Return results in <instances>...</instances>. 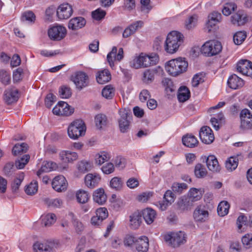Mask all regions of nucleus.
<instances>
[{
	"label": "nucleus",
	"instance_id": "dca6fc26",
	"mask_svg": "<svg viewBox=\"0 0 252 252\" xmlns=\"http://www.w3.org/2000/svg\"><path fill=\"white\" fill-rule=\"evenodd\" d=\"M72 13V6L68 3H63L60 5L57 9V16L61 20L69 18Z\"/></svg>",
	"mask_w": 252,
	"mask_h": 252
},
{
	"label": "nucleus",
	"instance_id": "c03bdc74",
	"mask_svg": "<svg viewBox=\"0 0 252 252\" xmlns=\"http://www.w3.org/2000/svg\"><path fill=\"white\" fill-rule=\"evenodd\" d=\"M238 159L237 158L230 157L225 162V167L229 171L234 170L237 167Z\"/></svg>",
	"mask_w": 252,
	"mask_h": 252
},
{
	"label": "nucleus",
	"instance_id": "052dcab7",
	"mask_svg": "<svg viewBox=\"0 0 252 252\" xmlns=\"http://www.w3.org/2000/svg\"><path fill=\"white\" fill-rule=\"evenodd\" d=\"M24 178V174L23 173H20L17 177L13 181L12 184V189L13 191H17L21 184Z\"/></svg>",
	"mask_w": 252,
	"mask_h": 252
},
{
	"label": "nucleus",
	"instance_id": "e2e57ef3",
	"mask_svg": "<svg viewBox=\"0 0 252 252\" xmlns=\"http://www.w3.org/2000/svg\"><path fill=\"white\" fill-rule=\"evenodd\" d=\"M142 54H140L139 56L136 57L130 63V66L134 68L138 69L142 68Z\"/></svg>",
	"mask_w": 252,
	"mask_h": 252
},
{
	"label": "nucleus",
	"instance_id": "a19ab883",
	"mask_svg": "<svg viewBox=\"0 0 252 252\" xmlns=\"http://www.w3.org/2000/svg\"><path fill=\"white\" fill-rule=\"evenodd\" d=\"M95 123L97 127L99 129L103 128L106 126L107 123V119L106 116L102 114H99L95 117Z\"/></svg>",
	"mask_w": 252,
	"mask_h": 252
},
{
	"label": "nucleus",
	"instance_id": "c9c22d12",
	"mask_svg": "<svg viewBox=\"0 0 252 252\" xmlns=\"http://www.w3.org/2000/svg\"><path fill=\"white\" fill-rule=\"evenodd\" d=\"M96 77L97 82L103 84L109 81L111 76L108 70L104 69L99 72Z\"/></svg>",
	"mask_w": 252,
	"mask_h": 252
},
{
	"label": "nucleus",
	"instance_id": "bf43d9fd",
	"mask_svg": "<svg viewBox=\"0 0 252 252\" xmlns=\"http://www.w3.org/2000/svg\"><path fill=\"white\" fill-rule=\"evenodd\" d=\"M162 83L165 87L167 92H172L175 91V87L171 79L168 78H164L162 81Z\"/></svg>",
	"mask_w": 252,
	"mask_h": 252
},
{
	"label": "nucleus",
	"instance_id": "5701e85b",
	"mask_svg": "<svg viewBox=\"0 0 252 252\" xmlns=\"http://www.w3.org/2000/svg\"><path fill=\"white\" fill-rule=\"evenodd\" d=\"M143 22L142 21H137L129 26L126 27L124 30L123 36L124 38H127L134 34L139 29L141 28L143 26Z\"/></svg>",
	"mask_w": 252,
	"mask_h": 252
},
{
	"label": "nucleus",
	"instance_id": "69168bd1",
	"mask_svg": "<svg viewBox=\"0 0 252 252\" xmlns=\"http://www.w3.org/2000/svg\"><path fill=\"white\" fill-rule=\"evenodd\" d=\"M248 222L247 217L244 215H241L237 219L236 225L239 231H241L243 226L246 225Z\"/></svg>",
	"mask_w": 252,
	"mask_h": 252
},
{
	"label": "nucleus",
	"instance_id": "13d9d810",
	"mask_svg": "<svg viewBox=\"0 0 252 252\" xmlns=\"http://www.w3.org/2000/svg\"><path fill=\"white\" fill-rule=\"evenodd\" d=\"M117 48L116 47H113L111 51L108 54L107 60L110 66L112 68L114 66V61L116 60L117 56Z\"/></svg>",
	"mask_w": 252,
	"mask_h": 252
},
{
	"label": "nucleus",
	"instance_id": "338daca9",
	"mask_svg": "<svg viewBox=\"0 0 252 252\" xmlns=\"http://www.w3.org/2000/svg\"><path fill=\"white\" fill-rule=\"evenodd\" d=\"M242 242L246 249L252 247V234H247L242 238Z\"/></svg>",
	"mask_w": 252,
	"mask_h": 252
},
{
	"label": "nucleus",
	"instance_id": "412c9836",
	"mask_svg": "<svg viewBox=\"0 0 252 252\" xmlns=\"http://www.w3.org/2000/svg\"><path fill=\"white\" fill-rule=\"evenodd\" d=\"M141 212L137 210L129 216V226L133 229H137L140 226L142 221Z\"/></svg>",
	"mask_w": 252,
	"mask_h": 252
},
{
	"label": "nucleus",
	"instance_id": "4d7b16f0",
	"mask_svg": "<svg viewBox=\"0 0 252 252\" xmlns=\"http://www.w3.org/2000/svg\"><path fill=\"white\" fill-rule=\"evenodd\" d=\"M172 190H167L163 196V201L166 204H172L176 198V196Z\"/></svg>",
	"mask_w": 252,
	"mask_h": 252
},
{
	"label": "nucleus",
	"instance_id": "bb28decb",
	"mask_svg": "<svg viewBox=\"0 0 252 252\" xmlns=\"http://www.w3.org/2000/svg\"><path fill=\"white\" fill-rule=\"evenodd\" d=\"M101 180L100 177L96 174H88L85 177L86 185L90 188H94L98 185Z\"/></svg>",
	"mask_w": 252,
	"mask_h": 252
},
{
	"label": "nucleus",
	"instance_id": "774afa93",
	"mask_svg": "<svg viewBox=\"0 0 252 252\" xmlns=\"http://www.w3.org/2000/svg\"><path fill=\"white\" fill-rule=\"evenodd\" d=\"M59 94L63 98H69L71 95L70 88L66 86H62L60 89Z\"/></svg>",
	"mask_w": 252,
	"mask_h": 252
},
{
	"label": "nucleus",
	"instance_id": "0eeeda50",
	"mask_svg": "<svg viewBox=\"0 0 252 252\" xmlns=\"http://www.w3.org/2000/svg\"><path fill=\"white\" fill-rule=\"evenodd\" d=\"M61 246L59 240L48 241L45 243H36L33 245L34 252H53Z\"/></svg>",
	"mask_w": 252,
	"mask_h": 252
},
{
	"label": "nucleus",
	"instance_id": "49530a36",
	"mask_svg": "<svg viewBox=\"0 0 252 252\" xmlns=\"http://www.w3.org/2000/svg\"><path fill=\"white\" fill-rule=\"evenodd\" d=\"M207 173V170L202 164L198 163L195 165L194 174L197 178H203L206 175Z\"/></svg>",
	"mask_w": 252,
	"mask_h": 252
},
{
	"label": "nucleus",
	"instance_id": "79ce46f5",
	"mask_svg": "<svg viewBox=\"0 0 252 252\" xmlns=\"http://www.w3.org/2000/svg\"><path fill=\"white\" fill-rule=\"evenodd\" d=\"M28 146L27 144L22 143L20 144H17L15 145L12 149V154L14 156L26 153L28 150Z\"/></svg>",
	"mask_w": 252,
	"mask_h": 252
},
{
	"label": "nucleus",
	"instance_id": "39448f33",
	"mask_svg": "<svg viewBox=\"0 0 252 252\" xmlns=\"http://www.w3.org/2000/svg\"><path fill=\"white\" fill-rule=\"evenodd\" d=\"M86 129L84 123L82 120H76L68 126L67 129L68 136L73 139H76L79 136L85 134Z\"/></svg>",
	"mask_w": 252,
	"mask_h": 252
},
{
	"label": "nucleus",
	"instance_id": "6e6552de",
	"mask_svg": "<svg viewBox=\"0 0 252 252\" xmlns=\"http://www.w3.org/2000/svg\"><path fill=\"white\" fill-rule=\"evenodd\" d=\"M202 197L201 191L196 188H191L188 193V197L183 196L179 198L178 205L184 204L199 200Z\"/></svg>",
	"mask_w": 252,
	"mask_h": 252
},
{
	"label": "nucleus",
	"instance_id": "1a4fd4ad",
	"mask_svg": "<svg viewBox=\"0 0 252 252\" xmlns=\"http://www.w3.org/2000/svg\"><path fill=\"white\" fill-rule=\"evenodd\" d=\"M74 112V108L64 101H60L53 108V113L59 116H69Z\"/></svg>",
	"mask_w": 252,
	"mask_h": 252
},
{
	"label": "nucleus",
	"instance_id": "a878e982",
	"mask_svg": "<svg viewBox=\"0 0 252 252\" xmlns=\"http://www.w3.org/2000/svg\"><path fill=\"white\" fill-rule=\"evenodd\" d=\"M206 165L209 170L213 172H219L220 167L216 157L214 155L209 156L206 160Z\"/></svg>",
	"mask_w": 252,
	"mask_h": 252
},
{
	"label": "nucleus",
	"instance_id": "423d86ee",
	"mask_svg": "<svg viewBox=\"0 0 252 252\" xmlns=\"http://www.w3.org/2000/svg\"><path fill=\"white\" fill-rule=\"evenodd\" d=\"M222 50L220 42L216 40L206 41L201 47V52L206 56L211 57L219 54Z\"/></svg>",
	"mask_w": 252,
	"mask_h": 252
},
{
	"label": "nucleus",
	"instance_id": "f704fd0d",
	"mask_svg": "<svg viewBox=\"0 0 252 252\" xmlns=\"http://www.w3.org/2000/svg\"><path fill=\"white\" fill-rule=\"evenodd\" d=\"M75 196L78 203L80 204L87 203L90 198L88 191L82 189H79L76 192Z\"/></svg>",
	"mask_w": 252,
	"mask_h": 252
},
{
	"label": "nucleus",
	"instance_id": "f257e3e1",
	"mask_svg": "<svg viewBox=\"0 0 252 252\" xmlns=\"http://www.w3.org/2000/svg\"><path fill=\"white\" fill-rule=\"evenodd\" d=\"M184 42V36L177 31L170 32L164 42V50L169 54L176 53Z\"/></svg>",
	"mask_w": 252,
	"mask_h": 252
},
{
	"label": "nucleus",
	"instance_id": "ddd939ff",
	"mask_svg": "<svg viewBox=\"0 0 252 252\" xmlns=\"http://www.w3.org/2000/svg\"><path fill=\"white\" fill-rule=\"evenodd\" d=\"M221 19V15L220 13L213 11L208 16V20L206 23L205 29L207 32L209 33L212 31V29L217 24L220 22Z\"/></svg>",
	"mask_w": 252,
	"mask_h": 252
},
{
	"label": "nucleus",
	"instance_id": "7c9ffc66",
	"mask_svg": "<svg viewBox=\"0 0 252 252\" xmlns=\"http://www.w3.org/2000/svg\"><path fill=\"white\" fill-rule=\"evenodd\" d=\"M94 201L99 205L105 203L107 200V196L102 188H99L94 190L93 195Z\"/></svg>",
	"mask_w": 252,
	"mask_h": 252
},
{
	"label": "nucleus",
	"instance_id": "f8f14e48",
	"mask_svg": "<svg viewBox=\"0 0 252 252\" xmlns=\"http://www.w3.org/2000/svg\"><path fill=\"white\" fill-rule=\"evenodd\" d=\"M66 33V30L64 27L57 25L54 26L48 30L49 38L54 40H60L64 37Z\"/></svg>",
	"mask_w": 252,
	"mask_h": 252
},
{
	"label": "nucleus",
	"instance_id": "f3484780",
	"mask_svg": "<svg viewBox=\"0 0 252 252\" xmlns=\"http://www.w3.org/2000/svg\"><path fill=\"white\" fill-rule=\"evenodd\" d=\"M19 96L18 89L15 88H10L4 91L3 99L7 104H11L18 100Z\"/></svg>",
	"mask_w": 252,
	"mask_h": 252
},
{
	"label": "nucleus",
	"instance_id": "2eb2a0df",
	"mask_svg": "<svg viewBox=\"0 0 252 252\" xmlns=\"http://www.w3.org/2000/svg\"><path fill=\"white\" fill-rule=\"evenodd\" d=\"M238 72L252 78V63L247 60L239 61L237 65Z\"/></svg>",
	"mask_w": 252,
	"mask_h": 252
},
{
	"label": "nucleus",
	"instance_id": "cd10ccee",
	"mask_svg": "<svg viewBox=\"0 0 252 252\" xmlns=\"http://www.w3.org/2000/svg\"><path fill=\"white\" fill-rule=\"evenodd\" d=\"M227 84L229 87L232 89H238L243 86L244 81L236 74L230 76L227 81Z\"/></svg>",
	"mask_w": 252,
	"mask_h": 252
},
{
	"label": "nucleus",
	"instance_id": "a18cd8bd",
	"mask_svg": "<svg viewBox=\"0 0 252 252\" xmlns=\"http://www.w3.org/2000/svg\"><path fill=\"white\" fill-rule=\"evenodd\" d=\"M101 94L105 98L112 99L114 96L115 89L111 85H107L102 89Z\"/></svg>",
	"mask_w": 252,
	"mask_h": 252
},
{
	"label": "nucleus",
	"instance_id": "20e7f679",
	"mask_svg": "<svg viewBox=\"0 0 252 252\" xmlns=\"http://www.w3.org/2000/svg\"><path fill=\"white\" fill-rule=\"evenodd\" d=\"M120 118L118 119V123L120 131L122 133L127 132L130 129L131 113L129 109L126 108L120 109L119 111Z\"/></svg>",
	"mask_w": 252,
	"mask_h": 252
},
{
	"label": "nucleus",
	"instance_id": "4be33fe9",
	"mask_svg": "<svg viewBox=\"0 0 252 252\" xmlns=\"http://www.w3.org/2000/svg\"><path fill=\"white\" fill-rule=\"evenodd\" d=\"M60 159L65 163H71L78 158L77 153L68 150H63L59 154Z\"/></svg>",
	"mask_w": 252,
	"mask_h": 252
},
{
	"label": "nucleus",
	"instance_id": "864d4df0",
	"mask_svg": "<svg viewBox=\"0 0 252 252\" xmlns=\"http://www.w3.org/2000/svg\"><path fill=\"white\" fill-rule=\"evenodd\" d=\"M246 36V33L244 32H237L233 36L234 42L236 45H240L245 40Z\"/></svg>",
	"mask_w": 252,
	"mask_h": 252
},
{
	"label": "nucleus",
	"instance_id": "6e6d98bb",
	"mask_svg": "<svg viewBox=\"0 0 252 252\" xmlns=\"http://www.w3.org/2000/svg\"><path fill=\"white\" fill-rule=\"evenodd\" d=\"M236 8L237 5L235 3H227L224 5L223 8L222 9V12L225 16H228Z\"/></svg>",
	"mask_w": 252,
	"mask_h": 252
},
{
	"label": "nucleus",
	"instance_id": "f03ea898",
	"mask_svg": "<svg viewBox=\"0 0 252 252\" xmlns=\"http://www.w3.org/2000/svg\"><path fill=\"white\" fill-rule=\"evenodd\" d=\"M188 67V63L184 58L172 59L165 64V70L171 75L177 76L185 72Z\"/></svg>",
	"mask_w": 252,
	"mask_h": 252
},
{
	"label": "nucleus",
	"instance_id": "c756f323",
	"mask_svg": "<svg viewBox=\"0 0 252 252\" xmlns=\"http://www.w3.org/2000/svg\"><path fill=\"white\" fill-rule=\"evenodd\" d=\"M135 248L138 252H147L149 249V239L144 236L138 238Z\"/></svg>",
	"mask_w": 252,
	"mask_h": 252
},
{
	"label": "nucleus",
	"instance_id": "de8ad7c7",
	"mask_svg": "<svg viewBox=\"0 0 252 252\" xmlns=\"http://www.w3.org/2000/svg\"><path fill=\"white\" fill-rule=\"evenodd\" d=\"M30 156L29 155H25L22 157L15 161V166L17 169H23L28 163Z\"/></svg>",
	"mask_w": 252,
	"mask_h": 252
},
{
	"label": "nucleus",
	"instance_id": "5fc2aeb1",
	"mask_svg": "<svg viewBox=\"0 0 252 252\" xmlns=\"http://www.w3.org/2000/svg\"><path fill=\"white\" fill-rule=\"evenodd\" d=\"M205 74L198 73L195 74L192 80V86L193 87H197L199 84L204 81Z\"/></svg>",
	"mask_w": 252,
	"mask_h": 252
},
{
	"label": "nucleus",
	"instance_id": "a211bd4d",
	"mask_svg": "<svg viewBox=\"0 0 252 252\" xmlns=\"http://www.w3.org/2000/svg\"><path fill=\"white\" fill-rule=\"evenodd\" d=\"M53 188L58 192L65 190L67 187V183L65 177L62 175L55 177L52 182Z\"/></svg>",
	"mask_w": 252,
	"mask_h": 252
},
{
	"label": "nucleus",
	"instance_id": "58836bf2",
	"mask_svg": "<svg viewBox=\"0 0 252 252\" xmlns=\"http://www.w3.org/2000/svg\"><path fill=\"white\" fill-rule=\"evenodd\" d=\"M190 96V92L187 87H181L179 90L178 94V98L180 102H185L187 100Z\"/></svg>",
	"mask_w": 252,
	"mask_h": 252
},
{
	"label": "nucleus",
	"instance_id": "7ed1b4c3",
	"mask_svg": "<svg viewBox=\"0 0 252 252\" xmlns=\"http://www.w3.org/2000/svg\"><path fill=\"white\" fill-rule=\"evenodd\" d=\"M164 240L167 245L174 248L179 247L186 242L185 233L181 231L165 234Z\"/></svg>",
	"mask_w": 252,
	"mask_h": 252
},
{
	"label": "nucleus",
	"instance_id": "ea45409f",
	"mask_svg": "<svg viewBox=\"0 0 252 252\" xmlns=\"http://www.w3.org/2000/svg\"><path fill=\"white\" fill-rule=\"evenodd\" d=\"M188 189V186L184 183L174 182L171 186L172 191L178 194L182 193L184 191L187 190Z\"/></svg>",
	"mask_w": 252,
	"mask_h": 252
},
{
	"label": "nucleus",
	"instance_id": "37998d69",
	"mask_svg": "<svg viewBox=\"0 0 252 252\" xmlns=\"http://www.w3.org/2000/svg\"><path fill=\"white\" fill-rule=\"evenodd\" d=\"M38 190L37 182L33 181L25 187V191L29 195L35 194Z\"/></svg>",
	"mask_w": 252,
	"mask_h": 252
},
{
	"label": "nucleus",
	"instance_id": "3c124183",
	"mask_svg": "<svg viewBox=\"0 0 252 252\" xmlns=\"http://www.w3.org/2000/svg\"><path fill=\"white\" fill-rule=\"evenodd\" d=\"M0 81L5 85L9 84L11 82L10 74L5 70H0Z\"/></svg>",
	"mask_w": 252,
	"mask_h": 252
},
{
	"label": "nucleus",
	"instance_id": "473e14b6",
	"mask_svg": "<svg viewBox=\"0 0 252 252\" xmlns=\"http://www.w3.org/2000/svg\"><path fill=\"white\" fill-rule=\"evenodd\" d=\"M193 217L197 221H204L208 217V212L201 208V206H198L194 211Z\"/></svg>",
	"mask_w": 252,
	"mask_h": 252
},
{
	"label": "nucleus",
	"instance_id": "2f4dec72",
	"mask_svg": "<svg viewBox=\"0 0 252 252\" xmlns=\"http://www.w3.org/2000/svg\"><path fill=\"white\" fill-rule=\"evenodd\" d=\"M156 70L154 69H148L145 70L142 73L141 80L146 84L152 83L155 79V75Z\"/></svg>",
	"mask_w": 252,
	"mask_h": 252
},
{
	"label": "nucleus",
	"instance_id": "72a5a7b5",
	"mask_svg": "<svg viewBox=\"0 0 252 252\" xmlns=\"http://www.w3.org/2000/svg\"><path fill=\"white\" fill-rule=\"evenodd\" d=\"M183 144L189 148L195 147L198 143L196 138L192 134H187L182 138Z\"/></svg>",
	"mask_w": 252,
	"mask_h": 252
},
{
	"label": "nucleus",
	"instance_id": "4468645a",
	"mask_svg": "<svg viewBox=\"0 0 252 252\" xmlns=\"http://www.w3.org/2000/svg\"><path fill=\"white\" fill-rule=\"evenodd\" d=\"M67 166H63V167L58 168L57 164L52 161H44L42 164L40 168L37 171L36 175L38 177H40L41 174L43 173L48 172L53 170H56L57 168L60 171L66 170Z\"/></svg>",
	"mask_w": 252,
	"mask_h": 252
},
{
	"label": "nucleus",
	"instance_id": "c85d7f7f",
	"mask_svg": "<svg viewBox=\"0 0 252 252\" xmlns=\"http://www.w3.org/2000/svg\"><path fill=\"white\" fill-rule=\"evenodd\" d=\"M142 216L148 224L152 223L157 216L156 212L151 208H147L141 212Z\"/></svg>",
	"mask_w": 252,
	"mask_h": 252
},
{
	"label": "nucleus",
	"instance_id": "aec40b11",
	"mask_svg": "<svg viewBox=\"0 0 252 252\" xmlns=\"http://www.w3.org/2000/svg\"><path fill=\"white\" fill-rule=\"evenodd\" d=\"M199 136L202 142L207 144H211L214 140L212 130L207 126L201 128L199 132Z\"/></svg>",
	"mask_w": 252,
	"mask_h": 252
},
{
	"label": "nucleus",
	"instance_id": "09e8293b",
	"mask_svg": "<svg viewBox=\"0 0 252 252\" xmlns=\"http://www.w3.org/2000/svg\"><path fill=\"white\" fill-rule=\"evenodd\" d=\"M153 192L152 191H146L142 192L136 196V199L140 203H146L152 196Z\"/></svg>",
	"mask_w": 252,
	"mask_h": 252
},
{
	"label": "nucleus",
	"instance_id": "9d476101",
	"mask_svg": "<svg viewBox=\"0 0 252 252\" xmlns=\"http://www.w3.org/2000/svg\"><path fill=\"white\" fill-rule=\"evenodd\" d=\"M240 128L243 130H249L252 128V114L247 109H243L240 113Z\"/></svg>",
	"mask_w": 252,
	"mask_h": 252
},
{
	"label": "nucleus",
	"instance_id": "603ef678",
	"mask_svg": "<svg viewBox=\"0 0 252 252\" xmlns=\"http://www.w3.org/2000/svg\"><path fill=\"white\" fill-rule=\"evenodd\" d=\"M110 186L111 188L115 190H119L122 188L123 182L121 178L118 177H115L111 180Z\"/></svg>",
	"mask_w": 252,
	"mask_h": 252
},
{
	"label": "nucleus",
	"instance_id": "8fccbe9b",
	"mask_svg": "<svg viewBox=\"0 0 252 252\" xmlns=\"http://www.w3.org/2000/svg\"><path fill=\"white\" fill-rule=\"evenodd\" d=\"M77 168L81 172L85 173L91 169L92 164L89 161L81 160L78 163Z\"/></svg>",
	"mask_w": 252,
	"mask_h": 252
},
{
	"label": "nucleus",
	"instance_id": "9b49d317",
	"mask_svg": "<svg viewBox=\"0 0 252 252\" xmlns=\"http://www.w3.org/2000/svg\"><path fill=\"white\" fill-rule=\"evenodd\" d=\"M71 80L79 90L87 87L88 85V76L83 72H77L71 76Z\"/></svg>",
	"mask_w": 252,
	"mask_h": 252
},
{
	"label": "nucleus",
	"instance_id": "6ab92c4d",
	"mask_svg": "<svg viewBox=\"0 0 252 252\" xmlns=\"http://www.w3.org/2000/svg\"><path fill=\"white\" fill-rule=\"evenodd\" d=\"M248 21V16L243 10H239L231 16V22L235 26L244 25Z\"/></svg>",
	"mask_w": 252,
	"mask_h": 252
},
{
	"label": "nucleus",
	"instance_id": "4c0bfd02",
	"mask_svg": "<svg viewBox=\"0 0 252 252\" xmlns=\"http://www.w3.org/2000/svg\"><path fill=\"white\" fill-rule=\"evenodd\" d=\"M110 158V154L105 151L100 152L97 154L95 157V162L98 165H101Z\"/></svg>",
	"mask_w": 252,
	"mask_h": 252
},
{
	"label": "nucleus",
	"instance_id": "0e129e2a",
	"mask_svg": "<svg viewBox=\"0 0 252 252\" xmlns=\"http://www.w3.org/2000/svg\"><path fill=\"white\" fill-rule=\"evenodd\" d=\"M106 15V12L101 8H97L92 13V17L97 21L103 19Z\"/></svg>",
	"mask_w": 252,
	"mask_h": 252
},
{
	"label": "nucleus",
	"instance_id": "e433bc0d",
	"mask_svg": "<svg viewBox=\"0 0 252 252\" xmlns=\"http://www.w3.org/2000/svg\"><path fill=\"white\" fill-rule=\"evenodd\" d=\"M56 220V215L53 213H48L42 216L41 225L44 227L51 226Z\"/></svg>",
	"mask_w": 252,
	"mask_h": 252
},
{
	"label": "nucleus",
	"instance_id": "393cba45",
	"mask_svg": "<svg viewBox=\"0 0 252 252\" xmlns=\"http://www.w3.org/2000/svg\"><path fill=\"white\" fill-rule=\"evenodd\" d=\"M141 54L142 68L155 65L158 61V57L156 54H153L150 55H145L143 53H141Z\"/></svg>",
	"mask_w": 252,
	"mask_h": 252
},
{
	"label": "nucleus",
	"instance_id": "b1692460",
	"mask_svg": "<svg viewBox=\"0 0 252 252\" xmlns=\"http://www.w3.org/2000/svg\"><path fill=\"white\" fill-rule=\"evenodd\" d=\"M86 23V21L85 18L82 17H76L69 20L68 27L69 29L76 31L84 27Z\"/></svg>",
	"mask_w": 252,
	"mask_h": 252
},
{
	"label": "nucleus",
	"instance_id": "680f3d73",
	"mask_svg": "<svg viewBox=\"0 0 252 252\" xmlns=\"http://www.w3.org/2000/svg\"><path fill=\"white\" fill-rule=\"evenodd\" d=\"M197 18L196 16L193 15L189 17L185 22V27L188 29L194 28L196 24Z\"/></svg>",
	"mask_w": 252,
	"mask_h": 252
}]
</instances>
